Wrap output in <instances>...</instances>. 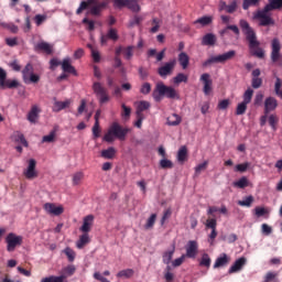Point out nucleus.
<instances>
[{"label": "nucleus", "mask_w": 282, "mask_h": 282, "mask_svg": "<svg viewBox=\"0 0 282 282\" xmlns=\"http://www.w3.org/2000/svg\"><path fill=\"white\" fill-rule=\"evenodd\" d=\"M93 135H94V139H98L100 138V122H95L94 127H93Z\"/></svg>", "instance_id": "bf43d9fd"}, {"label": "nucleus", "mask_w": 282, "mask_h": 282, "mask_svg": "<svg viewBox=\"0 0 282 282\" xmlns=\"http://www.w3.org/2000/svg\"><path fill=\"white\" fill-rule=\"evenodd\" d=\"M9 67L13 69V72H19L21 69V65L19 64L18 59L9 63Z\"/></svg>", "instance_id": "774afa93"}, {"label": "nucleus", "mask_w": 282, "mask_h": 282, "mask_svg": "<svg viewBox=\"0 0 282 282\" xmlns=\"http://www.w3.org/2000/svg\"><path fill=\"white\" fill-rule=\"evenodd\" d=\"M135 274V271L133 269H124L117 273L118 279H131Z\"/></svg>", "instance_id": "2f4dec72"}, {"label": "nucleus", "mask_w": 282, "mask_h": 282, "mask_svg": "<svg viewBox=\"0 0 282 282\" xmlns=\"http://www.w3.org/2000/svg\"><path fill=\"white\" fill-rule=\"evenodd\" d=\"M44 210L48 215H54L55 217H58L59 215H63L64 208L63 206H56L54 203H46L44 204Z\"/></svg>", "instance_id": "dca6fc26"}, {"label": "nucleus", "mask_w": 282, "mask_h": 282, "mask_svg": "<svg viewBox=\"0 0 282 282\" xmlns=\"http://www.w3.org/2000/svg\"><path fill=\"white\" fill-rule=\"evenodd\" d=\"M144 21V18L140 15H134L132 20L129 22V28H135V25H140Z\"/></svg>", "instance_id": "09e8293b"}, {"label": "nucleus", "mask_w": 282, "mask_h": 282, "mask_svg": "<svg viewBox=\"0 0 282 282\" xmlns=\"http://www.w3.org/2000/svg\"><path fill=\"white\" fill-rule=\"evenodd\" d=\"M260 2H261V0H243L242 9L250 10V8L259 6Z\"/></svg>", "instance_id": "c9c22d12"}, {"label": "nucleus", "mask_w": 282, "mask_h": 282, "mask_svg": "<svg viewBox=\"0 0 282 282\" xmlns=\"http://www.w3.org/2000/svg\"><path fill=\"white\" fill-rule=\"evenodd\" d=\"M115 8H127V3L129 0H112Z\"/></svg>", "instance_id": "338daca9"}, {"label": "nucleus", "mask_w": 282, "mask_h": 282, "mask_svg": "<svg viewBox=\"0 0 282 282\" xmlns=\"http://www.w3.org/2000/svg\"><path fill=\"white\" fill-rule=\"evenodd\" d=\"M20 85L17 79H8V73L0 67V89H18Z\"/></svg>", "instance_id": "0eeeda50"}, {"label": "nucleus", "mask_w": 282, "mask_h": 282, "mask_svg": "<svg viewBox=\"0 0 282 282\" xmlns=\"http://www.w3.org/2000/svg\"><path fill=\"white\" fill-rule=\"evenodd\" d=\"M161 169H173V161L163 159L160 161Z\"/></svg>", "instance_id": "052dcab7"}, {"label": "nucleus", "mask_w": 282, "mask_h": 282, "mask_svg": "<svg viewBox=\"0 0 282 282\" xmlns=\"http://www.w3.org/2000/svg\"><path fill=\"white\" fill-rule=\"evenodd\" d=\"M64 254H66L69 263H73V261L76 259V252L69 247L64 249Z\"/></svg>", "instance_id": "a18cd8bd"}, {"label": "nucleus", "mask_w": 282, "mask_h": 282, "mask_svg": "<svg viewBox=\"0 0 282 282\" xmlns=\"http://www.w3.org/2000/svg\"><path fill=\"white\" fill-rule=\"evenodd\" d=\"M279 123V117L276 115L269 116V124L273 131H276V124Z\"/></svg>", "instance_id": "3c124183"}, {"label": "nucleus", "mask_w": 282, "mask_h": 282, "mask_svg": "<svg viewBox=\"0 0 282 282\" xmlns=\"http://www.w3.org/2000/svg\"><path fill=\"white\" fill-rule=\"evenodd\" d=\"M252 96H254V90L252 88H248L242 96V102L250 105L252 102Z\"/></svg>", "instance_id": "f704fd0d"}, {"label": "nucleus", "mask_w": 282, "mask_h": 282, "mask_svg": "<svg viewBox=\"0 0 282 282\" xmlns=\"http://www.w3.org/2000/svg\"><path fill=\"white\" fill-rule=\"evenodd\" d=\"M254 203V196L250 195L245 197L242 200H238V206H245L247 208H250L252 204Z\"/></svg>", "instance_id": "72a5a7b5"}, {"label": "nucleus", "mask_w": 282, "mask_h": 282, "mask_svg": "<svg viewBox=\"0 0 282 282\" xmlns=\"http://www.w3.org/2000/svg\"><path fill=\"white\" fill-rule=\"evenodd\" d=\"M116 156V148L110 147L107 150L101 151V158H105V160H113Z\"/></svg>", "instance_id": "c756f323"}, {"label": "nucleus", "mask_w": 282, "mask_h": 282, "mask_svg": "<svg viewBox=\"0 0 282 282\" xmlns=\"http://www.w3.org/2000/svg\"><path fill=\"white\" fill-rule=\"evenodd\" d=\"M249 182H248V177L242 176L240 180H238L237 182H234V186L236 188H247Z\"/></svg>", "instance_id": "58836bf2"}, {"label": "nucleus", "mask_w": 282, "mask_h": 282, "mask_svg": "<svg viewBox=\"0 0 282 282\" xmlns=\"http://www.w3.org/2000/svg\"><path fill=\"white\" fill-rule=\"evenodd\" d=\"M281 87H282V79L281 77H276L275 84H274V93H275V96H278V98H281V94H282Z\"/></svg>", "instance_id": "79ce46f5"}, {"label": "nucleus", "mask_w": 282, "mask_h": 282, "mask_svg": "<svg viewBox=\"0 0 282 282\" xmlns=\"http://www.w3.org/2000/svg\"><path fill=\"white\" fill-rule=\"evenodd\" d=\"M186 158H188V149L186 145H183L177 152V160L178 162H186Z\"/></svg>", "instance_id": "7c9ffc66"}, {"label": "nucleus", "mask_w": 282, "mask_h": 282, "mask_svg": "<svg viewBox=\"0 0 282 282\" xmlns=\"http://www.w3.org/2000/svg\"><path fill=\"white\" fill-rule=\"evenodd\" d=\"M97 3H98V0L82 1L79 4V8L76 10V14H83L84 10H87V8Z\"/></svg>", "instance_id": "bb28decb"}, {"label": "nucleus", "mask_w": 282, "mask_h": 282, "mask_svg": "<svg viewBox=\"0 0 282 282\" xmlns=\"http://www.w3.org/2000/svg\"><path fill=\"white\" fill-rule=\"evenodd\" d=\"M175 252V249L171 250V251H166L163 254V263H165L166 265H169V263H171L172 259H173V254Z\"/></svg>", "instance_id": "8fccbe9b"}, {"label": "nucleus", "mask_w": 282, "mask_h": 282, "mask_svg": "<svg viewBox=\"0 0 282 282\" xmlns=\"http://www.w3.org/2000/svg\"><path fill=\"white\" fill-rule=\"evenodd\" d=\"M239 25L249 43V50L252 56H256L257 58H265V51L260 47L261 43L257 41V33L254 32V29L250 26V23L242 19L239 21Z\"/></svg>", "instance_id": "f257e3e1"}, {"label": "nucleus", "mask_w": 282, "mask_h": 282, "mask_svg": "<svg viewBox=\"0 0 282 282\" xmlns=\"http://www.w3.org/2000/svg\"><path fill=\"white\" fill-rule=\"evenodd\" d=\"M70 105H72V100L69 99L65 101H55L53 111H55V113H58V111H63V109H67V107H69Z\"/></svg>", "instance_id": "393cba45"}, {"label": "nucleus", "mask_w": 282, "mask_h": 282, "mask_svg": "<svg viewBox=\"0 0 282 282\" xmlns=\"http://www.w3.org/2000/svg\"><path fill=\"white\" fill-rule=\"evenodd\" d=\"M151 107L149 101H140L137 108V116H142V111H147Z\"/></svg>", "instance_id": "e433bc0d"}, {"label": "nucleus", "mask_w": 282, "mask_h": 282, "mask_svg": "<svg viewBox=\"0 0 282 282\" xmlns=\"http://www.w3.org/2000/svg\"><path fill=\"white\" fill-rule=\"evenodd\" d=\"M199 80L204 85L203 93L205 96H210V93L213 91V79L210 78V74H202Z\"/></svg>", "instance_id": "ddd939ff"}, {"label": "nucleus", "mask_w": 282, "mask_h": 282, "mask_svg": "<svg viewBox=\"0 0 282 282\" xmlns=\"http://www.w3.org/2000/svg\"><path fill=\"white\" fill-rule=\"evenodd\" d=\"M206 228H209L212 232L209 234V243H213L217 239V219L208 218L205 224Z\"/></svg>", "instance_id": "2eb2a0df"}, {"label": "nucleus", "mask_w": 282, "mask_h": 282, "mask_svg": "<svg viewBox=\"0 0 282 282\" xmlns=\"http://www.w3.org/2000/svg\"><path fill=\"white\" fill-rule=\"evenodd\" d=\"M182 122V117L177 113H173L172 116L167 117V124L169 127H177Z\"/></svg>", "instance_id": "c85d7f7f"}, {"label": "nucleus", "mask_w": 282, "mask_h": 282, "mask_svg": "<svg viewBox=\"0 0 282 282\" xmlns=\"http://www.w3.org/2000/svg\"><path fill=\"white\" fill-rule=\"evenodd\" d=\"M254 214L257 217H263L264 215H268V210L263 207H256Z\"/></svg>", "instance_id": "69168bd1"}, {"label": "nucleus", "mask_w": 282, "mask_h": 282, "mask_svg": "<svg viewBox=\"0 0 282 282\" xmlns=\"http://www.w3.org/2000/svg\"><path fill=\"white\" fill-rule=\"evenodd\" d=\"M94 226V215H88L84 217L83 225L79 230L86 235L91 232V227Z\"/></svg>", "instance_id": "f3484780"}, {"label": "nucleus", "mask_w": 282, "mask_h": 282, "mask_svg": "<svg viewBox=\"0 0 282 282\" xmlns=\"http://www.w3.org/2000/svg\"><path fill=\"white\" fill-rule=\"evenodd\" d=\"M206 169H208V161H205L195 167V175H199L202 171H206Z\"/></svg>", "instance_id": "4d7b16f0"}, {"label": "nucleus", "mask_w": 282, "mask_h": 282, "mask_svg": "<svg viewBox=\"0 0 282 282\" xmlns=\"http://www.w3.org/2000/svg\"><path fill=\"white\" fill-rule=\"evenodd\" d=\"M6 44L9 47H17V45H19V39H17V37H7L6 39Z\"/></svg>", "instance_id": "680f3d73"}, {"label": "nucleus", "mask_w": 282, "mask_h": 282, "mask_svg": "<svg viewBox=\"0 0 282 282\" xmlns=\"http://www.w3.org/2000/svg\"><path fill=\"white\" fill-rule=\"evenodd\" d=\"M31 74H34V66L31 63H28L22 69V78L25 83V85H30V76Z\"/></svg>", "instance_id": "aec40b11"}, {"label": "nucleus", "mask_w": 282, "mask_h": 282, "mask_svg": "<svg viewBox=\"0 0 282 282\" xmlns=\"http://www.w3.org/2000/svg\"><path fill=\"white\" fill-rule=\"evenodd\" d=\"M39 113H41V109H39V106H32L30 112L28 113L29 122L35 123L39 119Z\"/></svg>", "instance_id": "b1692460"}, {"label": "nucleus", "mask_w": 282, "mask_h": 282, "mask_svg": "<svg viewBox=\"0 0 282 282\" xmlns=\"http://www.w3.org/2000/svg\"><path fill=\"white\" fill-rule=\"evenodd\" d=\"M249 166H250V164L248 162L237 164L236 167H235V171L237 173H246L248 171Z\"/></svg>", "instance_id": "603ef678"}, {"label": "nucleus", "mask_w": 282, "mask_h": 282, "mask_svg": "<svg viewBox=\"0 0 282 282\" xmlns=\"http://www.w3.org/2000/svg\"><path fill=\"white\" fill-rule=\"evenodd\" d=\"M89 241V234H83L76 242V248H78V250H83Z\"/></svg>", "instance_id": "cd10ccee"}, {"label": "nucleus", "mask_w": 282, "mask_h": 282, "mask_svg": "<svg viewBox=\"0 0 282 282\" xmlns=\"http://www.w3.org/2000/svg\"><path fill=\"white\" fill-rule=\"evenodd\" d=\"M210 256H208V253H203L199 265L204 267V268H210Z\"/></svg>", "instance_id": "37998d69"}, {"label": "nucleus", "mask_w": 282, "mask_h": 282, "mask_svg": "<svg viewBox=\"0 0 282 282\" xmlns=\"http://www.w3.org/2000/svg\"><path fill=\"white\" fill-rule=\"evenodd\" d=\"M93 91L97 98H99L100 105L109 102V93H107V88H105L101 83L95 82L93 84Z\"/></svg>", "instance_id": "1a4fd4ad"}, {"label": "nucleus", "mask_w": 282, "mask_h": 282, "mask_svg": "<svg viewBox=\"0 0 282 282\" xmlns=\"http://www.w3.org/2000/svg\"><path fill=\"white\" fill-rule=\"evenodd\" d=\"M56 138V131H51L48 135H44L42 142H54Z\"/></svg>", "instance_id": "e2e57ef3"}, {"label": "nucleus", "mask_w": 282, "mask_h": 282, "mask_svg": "<svg viewBox=\"0 0 282 282\" xmlns=\"http://www.w3.org/2000/svg\"><path fill=\"white\" fill-rule=\"evenodd\" d=\"M130 131L131 129L124 128L120 126V123L115 121L110 124L108 131L104 135V141L111 143L117 138V140H120L122 142L127 140V135L129 134Z\"/></svg>", "instance_id": "7ed1b4c3"}, {"label": "nucleus", "mask_w": 282, "mask_h": 282, "mask_svg": "<svg viewBox=\"0 0 282 282\" xmlns=\"http://www.w3.org/2000/svg\"><path fill=\"white\" fill-rule=\"evenodd\" d=\"M6 243H7V251L14 252V250H17L18 246L23 245V236H18L14 232H10L6 237Z\"/></svg>", "instance_id": "6e6552de"}, {"label": "nucleus", "mask_w": 282, "mask_h": 282, "mask_svg": "<svg viewBox=\"0 0 282 282\" xmlns=\"http://www.w3.org/2000/svg\"><path fill=\"white\" fill-rule=\"evenodd\" d=\"M108 39L110 41H118L119 36H118V30L111 28L108 30L107 34Z\"/></svg>", "instance_id": "de8ad7c7"}, {"label": "nucleus", "mask_w": 282, "mask_h": 282, "mask_svg": "<svg viewBox=\"0 0 282 282\" xmlns=\"http://www.w3.org/2000/svg\"><path fill=\"white\" fill-rule=\"evenodd\" d=\"M175 65H177V62L175 59L166 62L163 66L158 68L159 76H161V78H166V76H171V74H173V72L175 70Z\"/></svg>", "instance_id": "9b49d317"}, {"label": "nucleus", "mask_w": 282, "mask_h": 282, "mask_svg": "<svg viewBox=\"0 0 282 282\" xmlns=\"http://www.w3.org/2000/svg\"><path fill=\"white\" fill-rule=\"evenodd\" d=\"M268 4L264 6L262 10H258L257 13L253 14V19L259 21V25L262 28H268V25H274V19L268 15L269 12L273 10L282 9V0H268Z\"/></svg>", "instance_id": "f03ea898"}, {"label": "nucleus", "mask_w": 282, "mask_h": 282, "mask_svg": "<svg viewBox=\"0 0 282 282\" xmlns=\"http://www.w3.org/2000/svg\"><path fill=\"white\" fill-rule=\"evenodd\" d=\"M187 259H195L197 257V252H199V245L196 240H189L185 246Z\"/></svg>", "instance_id": "4468645a"}, {"label": "nucleus", "mask_w": 282, "mask_h": 282, "mask_svg": "<svg viewBox=\"0 0 282 282\" xmlns=\"http://www.w3.org/2000/svg\"><path fill=\"white\" fill-rule=\"evenodd\" d=\"M133 50H135V46L130 45L124 47L123 46V58H126V61H131L133 58Z\"/></svg>", "instance_id": "473e14b6"}, {"label": "nucleus", "mask_w": 282, "mask_h": 282, "mask_svg": "<svg viewBox=\"0 0 282 282\" xmlns=\"http://www.w3.org/2000/svg\"><path fill=\"white\" fill-rule=\"evenodd\" d=\"M83 177H85V174H83V172L75 173L73 176V184L77 186V184H80V182L83 181Z\"/></svg>", "instance_id": "13d9d810"}, {"label": "nucleus", "mask_w": 282, "mask_h": 282, "mask_svg": "<svg viewBox=\"0 0 282 282\" xmlns=\"http://www.w3.org/2000/svg\"><path fill=\"white\" fill-rule=\"evenodd\" d=\"M247 110H248V104L242 101L238 104L236 108V116H243V113H246Z\"/></svg>", "instance_id": "c03bdc74"}, {"label": "nucleus", "mask_w": 282, "mask_h": 282, "mask_svg": "<svg viewBox=\"0 0 282 282\" xmlns=\"http://www.w3.org/2000/svg\"><path fill=\"white\" fill-rule=\"evenodd\" d=\"M279 107V101L274 97H268L264 101V113L268 115L270 111H274Z\"/></svg>", "instance_id": "a211bd4d"}, {"label": "nucleus", "mask_w": 282, "mask_h": 282, "mask_svg": "<svg viewBox=\"0 0 282 282\" xmlns=\"http://www.w3.org/2000/svg\"><path fill=\"white\" fill-rule=\"evenodd\" d=\"M194 23L195 24L199 23L203 26L210 25L213 23V18L205 15L203 18L197 19Z\"/></svg>", "instance_id": "a19ab883"}, {"label": "nucleus", "mask_w": 282, "mask_h": 282, "mask_svg": "<svg viewBox=\"0 0 282 282\" xmlns=\"http://www.w3.org/2000/svg\"><path fill=\"white\" fill-rule=\"evenodd\" d=\"M235 56H237L236 51H228L227 53H224L220 55L210 56L208 59H206L203 63V67H210V65H215L217 63H220V64L227 63V61H232Z\"/></svg>", "instance_id": "423d86ee"}, {"label": "nucleus", "mask_w": 282, "mask_h": 282, "mask_svg": "<svg viewBox=\"0 0 282 282\" xmlns=\"http://www.w3.org/2000/svg\"><path fill=\"white\" fill-rule=\"evenodd\" d=\"M155 219H158V215L156 214H152L148 218L147 224L144 225L145 230H151V228H153V226H155Z\"/></svg>", "instance_id": "ea45409f"}, {"label": "nucleus", "mask_w": 282, "mask_h": 282, "mask_svg": "<svg viewBox=\"0 0 282 282\" xmlns=\"http://www.w3.org/2000/svg\"><path fill=\"white\" fill-rule=\"evenodd\" d=\"M76 273V267L74 264L67 265L62 270V274L59 276L56 275H50L46 278H43L41 282H69L67 281V278L74 276Z\"/></svg>", "instance_id": "39448f33"}, {"label": "nucleus", "mask_w": 282, "mask_h": 282, "mask_svg": "<svg viewBox=\"0 0 282 282\" xmlns=\"http://www.w3.org/2000/svg\"><path fill=\"white\" fill-rule=\"evenodd\" d=\"M247 259L241 257L238 260L234 262V264L229 268L228 273L235 274V272H240V270L243 269V265H246Z\"/></svg>", "instance_id": "6ab92c4d"}, {"label": "nucleus", "mask_w": 282, "mask_h": 282, "mask_svg": "<svg viewBox=\"0 0 282 282\" xmlns=\"http://www.w3.org/2000/svg\"><path fill=\"white\" fill-rule=\"evenodd\" d=\"M140 94H143V96H149V94H151V84L143 83L140 88Z\"/></svg>", "instance_id": "5fc2aeb1"}, {"label": "nucleus", "mask_w": 282, "mask_h": 282, "mask_svg": "<svg viewBox=\"0 0 282 282\" xmlns=\"http://www.w3.org/2000/svg\"><path fill=\"white\" fill-rule=\"evenodd\" d=\"M152 96H153L155 102H160V100H162L163 96H165L166 98H171V99L180 98V96L177 95V90H175V88H173L171 86H166L162 82L156 84Z\"/></svg>", "instance_id": "20e7f679"}, {"label": "nucleus", "mask_w": 282, "mask_h": 282, "mask_svg": "<svg viewBox=\"0 0 282 282\" xmlns=\"http://www.w3.org/2000/svg\"><path fill=\"white\" fill-rule=\"evenodd\" d=\"M101 12L102 9L96 3L93 4V7L90 8L89 14H91L93 17H100Z\"/></svg>", "instance_id": "6e6d98bb"}, {"label": "nucleus", "mask_w": 282, "mask_h": 282, "mask_svg": "<svg viewBox=\"0 0 282 282\" xmlns=\"http://www.w3.org/2000/svg\"><path fill=\"white\" fill-rule=\"evenodd\" d=\"M62 69L65 74H76V68L72 65L69 57L63 59Z\"/></svg>", "instance_id": "412c9836"}, {"label": "nucleus", "mask_w": 282, "mask_h": 282, "mask_svg": "<svg viewBox=\"0 0 282 282\" xmlns=\"http://www.w3.org/2000/svg\"><path fill=\"white\" fill-rule=\"evenodd\" d=\"M28 164V167L23 171L24 177L26 180H36V177H39V171H36V160L30 159Z\"/></svg>", "instance_id": "9d476101"}, {"label": "nucleus", "mask_w": 282, "mask_h": 282, "mask_svg": "<svg viewBox=\"0 0 282 282\" xmlns=\"http://www.w3.org/2000/svg\"><path fill=\"white\" fill-rule=\"evenodd\" d=\"M228 263H230V258L228 257V254L223 253L216 259L214 263V269L224 268V265H228Z\"/></svg>", "instance_id": "5701e85b"}, {"label": "nucleus", "mask_w": 282, "mask_h": 282, "mask_svg": "<svg viewBox=\"0 0 282 282\" xmlns=\"http://www.w3.org/2000/svg\"><path fill=\"white\" fill-rule=\"evenodd\" d=\"M175 85H180V83H188V76L184 73H180L174 77Z\"/></svg>", "instance_id": "49530a36"}, {"label": "nucleus", "mask_w": 282, "mask_h": 282, "mask_svg": "<svg viewBox=\"0 0 282 282\" xmlns=\"http://www.w3.org/2000/svg\"><path fill=\"white\" fill-rule=\"evenodd\" d=\"M34 52L46 54L47 56H52L54 54V44L47 43L45 41H40L34 44Z\"/></svg>", "instance_id": "f8f14e48"}, {"label": "nucleus", "mask_w": 282, "mask_h": 282, "mask_svg": "<svg viewBox=\"0 0 282 282\" xmlns=\"http://www.w3.org/2000/svg\"><path fill=\"white\" fill-rule=\"evenodd\" d=\"M263 85V79L260 77H252L251 79V87L253 89H259Z\"/></svg>", "instance_id": "864d4df0"}, {"label": "nucleus", "mask_w": 282, "mask_h": 282, "mask_svg": "<svg viewBox=\"0 0 282 282\" xmlns=\"http://www.w3.org/2000/svg\"><path fill=\"white\" fill-rule=\"evenodd\" d=\"M178 63L182 67V69H188V65L191 64V57L186 52H181L178 54Z\"/></svg>", "instance_id": "4be33fe9"}, {"label": "nucleus", "mask_w": 282, "mask_h": 282, "mask_svg": "<svg viewBox=\"0 0 282 282\" xmlns=\"http://www.w3.org/2000/svg\"><path fill=\"white\" fill-rule=\"evenodd\" d=\"M226 12L228 14H232L234 12H237V0H234L230 4L227 6Z\"/></svg>", "instance_id": "0e129e2a"}, {"label": "nucleus", "mask_w": 282, "mask_h": 282, "mask_svg": "<svg viewBox=\"0 0 282 282\" xmlns=\"http://www.w3.org/2000/svg\"><path fill=\"white\" fill-rule=\"evenodd\" d=\"M215 43H217V36H215L213 33H207L202 39V45L213 46Z\"/></svg>", "instance_id": "a878e982"}, {"label": "nucleus", "mask_w": 282, "mask_h": 282, "mask_svg": "<svg viewBox=\"0 0 282 282\" xmlns=\"http://www.w3.org/2000/svg\"><path fill=\"white\" fill-rule=\"evenodd\" d=\"M126 8H128L129 10H131V12H140V4H138V2H135V0H128Z\"/></svg>", "instance_id": "4c0bfd02"}]
</instances>
